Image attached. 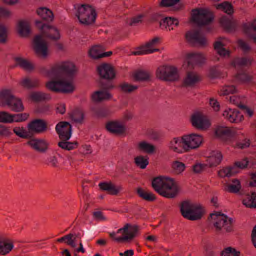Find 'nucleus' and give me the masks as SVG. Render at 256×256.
<instances>
[{
  "label": "nucleus",
  "instance_id": "nucleus-1",
  "mask_svg": "<svg viewBox=\"0 0 256 256\" xmlns=\"http://www.w3.org/2000/svg\"><path fill=\"white\" fill-rule=\"evenodd\" d=\"M35 25L40 30L41 34L34 36L32 48L37 56L46 58L48 56V50L47 42L43 38L56 42L60 39V32L54 26L48 24L40 20L35 21Z\"/></svg>",
  "mask_w": 256,
  "mask_h": 256
},
{
  "label": "nucleus",
  "instance_id": "nucleus-2",
  "mask_svg": "<svg viewBox=\"0 0 256 256\" xmlns=\"http://www.w3.org/2000/svg\"><path fill=\"white\" fill-rule=\"evenodd\" d=\"M78 72V67L73 62L64 61L53 65L50 70L46 71L45 75L51 80H72Z\"/></svg>",
  "mask_w": 256,
  "mask_h": 256
},
{
  "label": "nucleus",
  "instance_id": "nucleus-3",
  "mask_svg": "<svg viewBox=\"0 0 256 256\" xmlns=\"http://www.w3.org/2000/svg\"><path fill=\"white\" fill-rule=\"evenodd\" d=\"M152 186L159 194L168 198H175L179 190L178 186L173 179L162 176L154 178Z\"/></svg>",
  "mask_w": 256,
  "mask_h": 256
},
{
  "label": "nucleus",
  "instance_id": "nucleus-4",
  "mask_svg": "<svg viewBox=\"0 0 256 256\" xmlns=\"http://www.w3.org/2000/svg\"><path fill=\"white\" fill-rule=\"evenodd\" d=\"M0 105L8 107L12 112H20L24 110L22 99L15 96L10 90H4L0 92Z\"/></svg>",
  "mask_w": 256,
  "mask_h": 256
},
{
  "label": "nucleus",
  "instance_id": "nucleus-5",
  "mask_svg": "<svg viewBox=\"0 0 256 256\" xmlns=\"http://www.w3.org/2000/svg\"><path fill=\"white\" fill-rule=\"evenodd\" d=\"M180 211L183 217L191 220L200 219L204 213L200 206L194 204L188 200L181 202Z\"/></svg>",
  "mask_w": 256,
  "mask_h": 256
},
{
  "label": "nucleus",
  "instance_id": "nucleus-6",
  "mask_svg": "<svg viewBox=\"0 0 256 256\" xmlns=\"http://www.w3.org/2000/svg\"><path fill=\"white\" fill-rule=\"evenodd\" d=\"M76 16L81 24L89 26L95 22L97 14L92 6L82 4L78 6Z\"/></svg>",
  "mask_w": 256,
  "mask_h": 256
},
{
  "label": "nucleus",
  "instance_id": "nucleus-7",
  "mask_svg": "<svg viewBox=\"0 0 256 256\" xmlns=\"http://www.w3.org/2000/svg\"><path fill=\"white\" fill-rule=\"evenodd\" d=\"M210 216L214 220V226L218 234L229 232L233 230L232 218H228L226 214L220 212L210 214Z\"/></svg>",
  "mask_w": 256,
  "mask_h": 256
},
{
  "label": "nucleus",
  "instance_id": "nucleus-8",
  "mask_svg": "<svg viewBox=\"0 0 256 256\" xmlns=\"http://www.w3.org/2000/svg\"><path fill=\"white\" fill-rule=\"evenodd\" d=\"M156 76L160 80H178L179 78L178 68L169 64L159 66L156 70Z\"/></svg>",
  "mask_w": 256,
  "mask_h": 256
},
{
  "label": "nucleus",
  "instance_id": "nucleus-9",
  "mask_svg": "<svg viewBox=\"0 0 256 256\" xmlns=\"http://www.w3.org/2000/svg\"><path fill=\"white\" fill-rule=\"evenodd\" d=\"M192 12V20L199 26L208 25L214 20L213 14L207 10L196 8Z\"/></svg>",
  "mask_w": 256,
  "mask_h": 256
},
{
  "label": "nucleus",
  "instance_id": "nucleus-10",
  "mask_svg": "<svg viewBox=\"0 0 256 256\" xmlns=\"http://www.w3.org/2000/svg\"><path fill=\"white\" fill-rule=\"evenodd\" d=\"M139 227L136 224L132 225L128 223L124 224L123 228L118 229L117 233H122V236L116 238V241L118 242H130L138 235Z\"/></svg>",
  "mask_w": 256,
  "mask_h": 256
},
{
  "label": "nucleus",
  "instance_id": "nucleus-11",
  "mask_svg": "<svg viewBox=\"0 0 256 256\" xmlns=\"http://www.w3.org/2000/svg\"><path fill=\"white\" fill-rule=\"evenodd\" d=\"M45 86L50 91L56 92L70 93L74 90L72 81H48Z\"/></svg>",
  "mask_w": 256,
  "mask_h": 256
},
{
  "label": "nucleus",
  "instance_id": "nucleus-12",
  "mask_svg": "<svg viewBox=\"0 0 256 256\" xmlns=\"http://www.w3.org/2000/svg\"><path fill=\"white\" fill-rule=\"evenodd\" d=\"M186 41L192 46H198L205 48L208 46V40L204 35L201 34L198 30L188 31L185 34Z\"/></svg>",
  "mask_w": 256,
  "mask_h": 256
},
{
  "label": "nucleus",
  "instance_id": "nucleus-13",
  "mask_svg": "<svg viewBox=\"0 0 256 256\" xmlns=\"http://www.w3.org/2000/svg\"><path fill=\"white\" fill-rule=\"evenodd\" d=\"M203 138L202 136L191 134L182 136V147L184 152L198 148L202 144Z\"/></svg>",
  "mask_w": 256,
  "mask_h": 256
},
{
  "label": "nucleus",
  "instance_id": "nucleus-14",
  "mask_svg": "<svg viewBox=\"0 0 256 256\" xmlns=\"http://www.w3.org/2000/svg\"><path fill=\"white\" fill-rule=\"evenodd\" d=\"M216 138L224 142H230L234 138L236 131L232 128L218 126L214 130Z\"/></svg>",
  "mask_w": 256,
  "mask_h": 256
},
{
  "label": "nucleus",
  "instance_id": "nucleus-15",
  "mask_svg": "<svg viewBox=\"0 0 256 256\" xmlns=\"http://www.w3.org/2000/svg\"><path fill=\"white\" fill-rule=\"evenodd\" d=\"M97 72L101 78L106 80H112L116 78V70L110 64H102L97 67Z\"/></svg>",
  "mask_w": 256,
  "mask_h": 256
},
{
  "label": "nucleus",
  "instance_id": "nucleus-16",
  "mask_svg": "<svg viewBox=\"0 0 256 256\" xmlns=\"http://www.w3.org/2000/svg\"><path fill=\"white\" fill-rule=\"evenodd\" d=\"M56 130L61 140H68L72 135V126L67 122H60L56 126Z\"/></svg>",
  "mask_w": 256,
  "mask_h": 256
},
{
  "label": "nucleus",
  "instance_id": "nucleus-17",
  "mask_svg": "<svg viewBox=\"0 0 256 256\" xmlns=\"http://www.w3.org/2000/svg\"><path fill=\"white\" fill-rule=\"evenodd\" d=\"M190 122L194 127L200 130H206L210 125L206 118L200 113L194 114L191 117Z\"/></svg>",
  "mask_w": 256,
  "mask_h": 256
},
{
  "label": "nucleus",
  "instance_id": "nucleus-18",
  "mask_svg": "<svg viewBox=\"0 0 256 256\" xmlns=\"http://www.w3.org/2000/svg\"><path fill=\"white\" fill-rule=\"evenodd\" d=\"M105 48L102 45L92 46L88 51L90 56L94 60H98L104 57L110 56L112 54V51L104 52Z\"/></svg>",
  "mask_w": 256,
  "mask_h": 256
},
{
  "label": "nucleus",
  "instance_id": "nucleus-19",
  "mask_svg": "<svg viewBox=\"0 0 256 256\" xmlns=\"http://www.w3.org/2000/svg\"><path fill=\"white\" fill-rule=\"evenodd\" d=\"M27 144L33 150L40 153L46 152L48 148V143L44 139L32 138L27 142Z\"/></svg>",
  "mask_w": 256,
  "mask_h": 256
},
{
  "label": "nucleus",
  "instance_id": "nucleus-20",
  "mask_svg": "<svg viewBox=\"0 0 256 256\" xmlns=\"http://www.w3.org/2000/svg\"><path fill=\"white\" fill-rule=\"evenodd\" d=\"M14 247V241L0 233V255L8 254Z\"/></svg>",
  "mask_w": 256,
  "mask_h": 256
},
{
  "label": "nucleus",
  "instance_id": "nucleus-21",
  "mask_svg": "<svg viewBox=\"0 0 256 256\" xmlns=\"http://www.w3.org/2000/svg\"><path fill=\"white\" fill-rule=\"evenodd\" d=\"M47 128V123L42 119H35L28 124V129L37 134L45 132Z\"/></svg>",
  "mask_w": 256,
  "mask_h": 256
},
{
  "label": "nucleus",
  "instance_id": "nucleus-22",
  "mask_svg": "<svg viewBox=\"0 0 256 256\" xmlns=\"http://www.w3.org/2000/svg\"><path fill=\"white\" fill-rule=\"evenodd\" d=\"M106 128L108 132L115 135H121L126 130L125 126L118 121L108 122L106 124Z\"/></svg>",
  "mask_w": 256,
  "mask_h": 256
},
{
  "label": "nucleus",
  "instance_id": "nucleus-23",
  "mask_svg": "<svg viewBox=\"0 0 256 256\" xmlns=\"http://www.w3.org/2000/svg\"><path fill=\"white\" fill-rule=\"evenodd\" d=\"M186 58L188 59V66L194 67V65H202L206 62V58L202 53L192 52L188 54Z\"/></svg>",
  "mask_w": 256,
  "mask_h": 256
},
{
  "label": "nucleus",
  "instance_id": "nucleus-24",
  "mask_svg": "<svg viewBox=\"0 0 256 256\" xmlns=\"http://www.w3.org/2000/svg\"><path fill=\"white\" fill-rule=\"evenodd\" d=\"M51 98L50 94L40 91L32 92L28 96L29 100L35 103L48 102L50 100Z\"/></svg>",
  "mask_w": 256,
  "mask_h": 256
},
{
  "label": "nucleus",
  "instance_id": "nucleus-25",
  "mask_svg": "<svg viewBox=\"0 0 256 256\" xmlns=\"http://www.w3.org/2000/svg\"><path fill=\"white\" fill-rule=\"evenodd\" d=\"M112 98V95L111 93L103 90L96 91L91 95V100L95 103L111 100Z\"/></svg>",
  "mask_w": 256,
  "mask_h": 256
},
{
  "label": "nucleus",
  "instance_id": "nucleus-26",
  "mask_svg": "<svg viewBox=\"0 0 256 256\" xmlns=\"http://www.w3.org/2000/svg\"><path fill=\"white\" fill-rule=\"evenodd\" d=\"M223 116L231 122H238L244 119L243 115L236 109L229 108L224 110Z\"/></svg>",
  "mask_w": 256,
  "mask_h": 256
},
{
  "label": "nucleus",
  "instance_id": "nucleus-27",
  "mask_svg": "<svg viewBox=\"0 0 256 256\" xmlns=\"http://www.w3.org/2000/svg\"><path fill=\"white\" fill-rule=\"evenodd\" d=\"M14 60L16 66H20L26 72H32L36 68L34 64L28 59L22 57H16Z\"/></svg>",
  "mask_w": 256,
  "mask_h": 256
},
{
  "label": "nucleus",
  "instance_id": "nucleus-28",
  "mask_svg": "<svg viewBox=\"0 0 256 256\" xmlns=\"http://www.w3.org/2000/svg\"><path fill=\"white\" fill-rule=\"evenodd\" d=\"M98 186L100 190L106 191L109 194L112 195H117L119 192L122 190V186H116L112 182H102L98 184Z\"/></svg>",
  "mask_w": 256,
  "mask_h": 256
},
{
  "label": "nucleus",
  "instance_id": "nucleus-29",
  "mask_svg": "<svg viewBox=\"0 0 256 256\" xmlns=\"http://www.w3.org/2000/svg\"><path fill=\"white\" fill-rule=\"evenodd\" d=\"M130 76L134 80H150L152 78V74L150 70L141 68L132 72Z\"/></svg>",
  "mask_w": 256,
  "mask_h": 256
},
{
  "label": "nucleus",
  "instance_id": "nucleus-30",
  "mask_svg": "<svg viewBox=\"0 0 256 256\" xmlns=\"http://www.w3.org/2000/svg\"><path fill=\"white\" fill-rule=\"evenodd\" d=\"M36 14L42 18L40 21L46 24L52 22L54 20V16L53 12L50 10L45 8H39L36 10Z\"/></svg>",
  "mask_w": 256,
  "mask_h": 256
},
{
  "label": "nucleus",
  "instance_id": "nucleus-31",
  "mask_svg": "<svg viewBox=\"0 0 256 256\" xmlns=\"http://www.w3.org/2000/svg\"><path fill=\"white\" fill-rule=\"evenodd\" d=\"M222 159V156L220 152L218 150L212 151L210 156L206 159L207 166L212 168L218 165Z\"/></svg>",
  "mask_w": 256,
  "mask_h": 256
},
{
  "label": "nucleus",
  "instance_id": "nucleus-32",
  "mask_svg": "<svg viewBox=\"0 0 256 256\" xmlns=\"http://www.w3.org/2000/svg\"><path fill=\"white\" fill-rule=\"evenodd\" d=\"M180 0H162L159 4L161 8L171 7V10L176 12L182 9L184 6L180 2Z\"/></svg>",
  "mask_w": 256,
  "mask_h": 256
},
{
  "label": "nucleus",
  "instance_id": "nucleus-33",
  "mask_svg": "<svg viewBox=\"0 0 256 256\" xmlns=\"http://www.w3.org/2000/svg\"><path fill=\"white\" fill-rule=\"evenodd\" d=\"M18 32L21 37H28L30 33L29 23L26 21L20 20L18 26Z\"/></svg>",
  "mask_w": 256,
  "mask_h": 256
},
{
  "label": "nucleus",
  "instance_id": "nucleus-34",
  "mask_svg": "<svg viewBox=\"0 0 256 256\" xmlns=\"http://www.w3.org/2000/svg\"><path fill=\"white\" fill-rule=\"evenodd\" d=\"M248 81H240V82L238 83L236 85H226L218 91V94L220 96H225L228 95L230 94H234L238 92V86L242 84H246Z\"/></svg>",
  "mask_w": 256,
  "mask_h": 256
},
{
  "label": "nucleus",
  "instance_id": "nucleus-35",
  "mask_svg": "<svg viewBox=\"0 0 256 256\" xmlns=\"http://www.w3.org/2000/svg\"><path fill=\"white\" fill-rule=\"evenodd\" d=\"M160 26L164 24L165 26L166 29L170 31L174 29L172 26H178L179 24V22L176 18L173 17H166L162 20V21L159 22Z\"/></svg>",
  "mask_w": 256,
  "mask_h": 256
},
{
  "label": "nucleus",
  "instance_id": "nucleus-36",
  "mask_svg": "<svg viewBox=\"0 0 256 256\" xmlns=\"http://www.w3.org/2000/svg\"><path fill=\"white\" fill-rule=\"evenodd\" d=\"M137 149L140 151L148 154H153L156 151V147L152 144L147 142L146 141L140 142L136 147Z\"/></svg>",
  "mask_w": 256,
  "mask_h": 256
},
{
  "label": "nucleus",
  "instance_id": "nucleus-37",
  "mask_svg": "<svg viewBox=\"0 0 256 256\" xmlns=\"http://www.w3.org/2000/svg\"><path fill=\"white\" fill-rule=\"evenodd\" d=\"M94 116L97 118H104L111 115L112 112L107 108H95L92 109Z\"/></svg>",
  "mask_w": 256,
  "mask_h": 256
},
{
  "label": "nucleus",
  "instance_id": "nucleus-38",
  "mask_svg": "<svg viewBox=\"0 0 256 256\" xmlns=\"http://www.w3.org/2000/svg\"><path fill=\"white\" fill-rule=\"evenodd\" d=\"M252 62V59L250 58H234L232 62V65L235 68H236V66H247L251 64Z\"/></svg>",
  "mask_w": 256,
  "mask_h": 256
},
{
  "label": "nucleus",
  "instance_id": "nucleus-39",
  "mask_svg": "<svg viewBox=\"0 0 256 256\" xmlns=\"http://www.w3.org/2000/svg\"><path fill=\"white\" fill-rule=\"evenodd\" d=\"M136 192L140 198L146 201L154 202L156 200V196L154 194L146 191L142 188H138Z\"/></svg>",
  "mask_w": 256,
  "mask_h": 256
},
{
  "label": "nucleus",
  "instance_id": "nucleus-40",
  "mask_svg": "<svg viewBox=\"0 0 256 256\" xmlns=\"http://www.w3.org/2000/svg\"><path fill=\"white\" fill-rule=\"evenodd\" d=\"M242 204L248 208H256V193L246 195L242 200Z\"/></svg>",
  "mask_w": 256,
  "mask_h": 256
},
{
  "label": "nucleus",
  "instance_id": "nucleus-41",
  "mask_svg": "<svg viewBox=\"0 0 256 256\" xmlns=\"http://www.w3.org/2000/svg\"><path fill=\"white\" fill-rule=\"evenodd\" d=\"M238 172L235 166H227L220 170L218 174L222 178L230 177Z\"/></svg>",
  "mask_w": 256,
  "mask_h": 256
},
{
  "label": "nucleus",
  "instance_id": "nucleus-42",
  "mask_svg": "<svg viewBox=\"0 0 256 256\" xmlns=\"http://www.w3.org/2000/svg\"><path fill=\"white\" fill-rule=\"evenodd\" d=\"M68 140H61V141L58 142V146L62 149L67 150H70L78 147V142H70Z\"/></svg>",
  "mask_w": 256,
  "mask_h": 256
},
{
  "label": "nucleus",
  "instance_id": "nucleus-43",
  "mask_svg": "<svg viewBox=\"0 0 256 256\" xmlns=\"http://www.w3.org/2000/svg\"><path fill=\"white\" fill-rule=\"evenodd\" d=\"M84 113L82 110L76 109L70 114V118L74 122L82 124L84 122Z\"/></svg>",
  "mask_w": 256,
  "mask_h": 256
},
{
  "label": "nucleus",
  "instance_id": "nucleus-44",
  "mask_svg": "<svg viewBox=\"0 0 256 256\" xmlns=\"http://www.w3.org/2000/svg\"><path fill=\"white\" fill-rule=\"evenodd\" d=\"M232 184H228L225 190L231 193H237L241 188V184L240 180L238 179L232 180Z\"/></svg>",
  "mask_w": 256,
  "mask_h": 256
},
{
  "label": "nucleus",
  "instance_id": "nucleus-45",
  "mask_svg": "<svg viewBox=\"0 0 256 256\" xmlns=\"http://www.w3.org/2000/svg\"><path fill=\"white\" fill-rule=\"evenodd\" d=\"M180 146H182V137L180 140L178 138H174L170 142L169 148L176 152L181 153L182 150L179 148Z\"/></svg>",
  "mask_w": 256,
  "mask_h": 256
},
{
  "label": "nucleus",
  "instance_id": "nucleus-46",
  "mask_svg": "<svg viewBox=\"0 0 256 256\" xmlns=\"http://www.w3.org/2000/svg\"><path fill=\"white\" fill-rule=\"evenodd\" d=\"M224 44L220 41H216L214 44V48L217 53L221 56L230 55V52L224 48Z\"/></svg>",
  "mask_w": 256,
  "mask_h": 256
},
{
  "label": "nucleus",
  "instance_id": "nucleus-47",
  "mask_svg": "<svg viewBox=\"0 0 256 256\" xmlns=\"http://www.w3.org/2000/svg\"><path fill=\"white\" fill-rule=\"evenodd\" d=\"M20 85L25 90H30L38 88L40 84L38 81H20Z\"/></svg>",
  "mask_w": 256,
  "mask_h": 256
},
{
  "label": "nucleus",
  "instance_id": "nucleus-48",
  "mask_svg": "<svg viewBox=\"0 0 256 256\" xmlns=\"http://www.w3.org/2000/svg\"><path fill=\"white\" fill-rule=\"evenodd\" d=\"M174 86L181 88L188 89L195 86L198 81H174Z\"/></svg>",
  "mask_w": 256,
  "mask_h": 256
},
{
  "label": "nucleus",
  "instance_id": "nucleus-49",
  "mask_svg": "<svg viewBox=\"0 0 256 256\" xmlns=\"http://www.w3.org/2000/svg\"><path fill=\"white\" fill-rule=\"evenodd\" d=\"M136 165L142 169L145 168L148 164V158H146L142 156H137L134 158Z\"/></svg>",
  "mask_w": 256,
  "mask_h": 256
},
{
  "label": "nucleus",
  "instance_id": "nucleus-50",
  "mask_svg": "<svg viewBox=\"0 0 256 256\" xmlns=\"http://www.w3.org/2000/svg\"><path fill=\"white\" fill-rule=\"evenodd\" d=\"M216 8L222 10L224 12L229 15H231L234 13V8L232 5L228 2H224L220 4H218L216 6Z\"/></svg>",
  "mask_w": 256,
  "mask_h": 256
},
{
  "label": "nucleus",
  "instance_id": "nucleus-51",
  "mask_svg": "<svg viewBox=\"0 0 256 256\" xmlns=\"http://www.w3.org/2000/svg\"><path fill=\"white\" fill-rule=\"evenodd\" d=\"M74 235L72 234H69L67 235L64 236L57 240V242H62L64 240H67L66 242L69 246H70L72 248L76 246L75 243L76 238H72Z\"/></svg>",
  "mask_w": 256,
  "mask_h": 256
},
{
  "label": "nucleus",
  "instance_id": "nucleus-52",
  "mask_svg": "<svg viewBox=\"0 0 256 256\" xmlns=\"http://www.w3.org/2000/svg\"><path fill=\"white\" fill-rule=\"evenodd\" d=\"M138 86H134L124 82L119 86L120 90L124 93H131L136 90Z\"/></svg>",
  "mask_w": 256,
  "mask_h": 256
},
{
  "label": "nucleus",
  "instance_id": "nucleus-53",
  "mask_svg": "<svg viewBox=\"0 0 256 256\" xmlns=\"http://www.w3.org/2000/svg\"><path fill=\"white\" fill-rule=\"evenodd\" d=\"M8 28L4 24H0V44H5L8 42Z\"/></svg>",
  "mask_w": 256,
  "mask_h": 256
},
{
  "label": "nucleus",
  "instance_id": "nucleus-54",
  "mask_svg": "<svg viewBox=\"0 0 256 256\" xmlns=\"http://www.w3.org/2000/svg\"><path fill=\"white\" fill-rule=\"evenodd\" d=\"M240 252L230 246L227 247L221 252V256H240Z\"/></svg>",
  "mask_w": 256,
  "mask_h": 256
},
{
  "label": "nucleus",
  "instance_id": "nucleus-55",
  "mask_svg": "<svg viewBox=\"0 0 256 256\" xmlns=\"http://www.w3.org/2000/svg\"><path fill=\"white\" fill-rule=\"evenodd\" d=\"M12 114L2 111L0 112V122L8 124L14 122Z\"/></svg>",
  "mask_w": 256,
  "mask_h": 256
},
{
  "label": "nucleus",
  "instance_id": "nucleus-56",
  "mask_svg": "<svg viewBox=\"0 0 256 256\" xmlns=\"http://www.w3.org/2000/svg\"><path fill=\"white\" fill-rule=\"evenodd\" d=\"M172 168L176 174H180L184 171L186 166L183 162L176 160L172 162Z\"/></svg>",
  "mask_w": 256,
  "mask_h": 256
},
{
  "label": "nucleus",
  "instance_id": "nucleus-57",
  "mask_svg": "<svg viewBox=\"0 0 256 256\" xmlns=\"http://www.w3.org/2000/svg\"><path fill=\"white\" fill-rule=\"evenodd\" d=\"M99 86L102 90L107 92H109L115 88L112 81H100Z\"/></svg>",
  "mask_w": 256,
  "mask_h": 256
},
{
  "label": "nucleus",
  "instance_id": "nucleus-58",
  "mask_svg": "<svg viewBox=\"0 0 256 256\" xmlns=\"http://www.w3.org/2000/svg\"><path fill=\"white\" fill-rule=\"evenodd\" d=\"M14 122H22L26 120L29 117L28 113H20L18 114H12Z\"/></svg>",
  "mask_w": 256,
  "mask_h": 256
},
{
  "label": "nucleus",
  "instance_id": "nucleus-59",
  "mask_svg": "<svg viewBox=\"0 0 256 256\" xmlns=\"http://www.w3.org/2000/svg\"><path fill=\"white\" fill-rule=\"evenodd\" d=\"M220 23L226 30H230L232 28V22L226 16H222L220 19Z\"/></svg>",
  "mask_w": 256,
  "mask_h": 256
},
{
  "label": "nucleus",
  "instance_id": "nucleus-60",
  "mask_svg": "<svg viewBox=\"0 0 256 256\" xmlns=\"http://www.w3.org/2000/svg\"><path fill=\"white\" fill-rule=\"evenodd\" d=\"M160 38L158 37L154 38L150 41L146 42L144 45L142 46L136 48L137 50H148L152 46L159 42Z\"/></svg>",
  "mask_w": 256,
  "mask_h": 256
},
{
  "label": "nucleus",
  "instance_id": "nucleus-61",
  "mask_svg": "<svg viewBox=\"0 0 256 256\" xmlns=\"http://www.w3.org/2000/svg\"><path fill=\"white\" fill-rule=\"evenodd\" d=\"M14 132L20 138H27L28 137V132L22 127H16L13 130Z\"/></svg>",
  "mask_w": 256,
  "mask_h": 256
},
{
  "label": "nucleus",
  "instance_id": "nucleus-62",
  "mask_svg": "<svg viewBox=\"0 0 256 256\" xmlns=\"http://www.w3.org/2000/svg\"><path fill=\"white\" fill-rule=\"evenodd\" d=\"M202 78V77L197 72L188 71L185 80H200Z\"/></svg>",
  "mask_w": 256,
  "mask_h": 256
},
{
  "label": "nucleus",
  "instance_id": "nucleus-63",
  "mask_svg": "<svg viewBox=\"0 0 256 256\" xmlns=\"http://www.w3.org/2000/svg\"><path fill=\"white\" fill-rule=\"evenodd\" d=\"M206 166V164L196 163L192 166V170L194 174H200L205 170Z\"/></svg>",
  "mask_w": 256,
  "mask_h": 256
},
{
  "label": "nucleus",
  "instance_id": "nucleus-64",
  "mask_svg": "<svg viewBox=\"0 0 256 256\" xmlns=\"http://www.w3.org/2000/svg\"><path fill=\"white\" fill-rule=\"evenodd\" d=\"M238 47L243 51L244 53H248L251 50L250 46L242 40H238Z\"/></svg>",
  "mask_w": 256,
  "mask_h": 256
}]
</instances>
